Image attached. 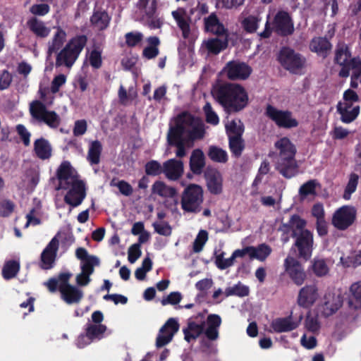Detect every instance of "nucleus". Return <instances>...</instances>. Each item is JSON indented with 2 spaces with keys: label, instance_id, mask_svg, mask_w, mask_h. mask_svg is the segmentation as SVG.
Instances as JSON below:
<instances>
[{
  "label": "nucleus",
  "instance_id": "nucleus-33",
  "mask_svg": "<svg viewBox=\"0 0 361 361\" xmlns=\"http://www.w3.org/2000/svg\"><path fill=\"white\" fill-rule=\"evenodd\" d=\"M332 45L326 37H316L312 39L310 49L312 51L317 54L326 57L329 51L331 50Z\"/></svg>",
  "mask_w": 361,
  "mask_h": 361
},
{
  "label": "nucleus",
  "instance_id": "nucleus-20",
  "mask_svg": "<svg viewBox=\"0 0 361 361\" xmlns=\"http://www.w3.org/2000/svg\"><path fill=\"white\" fill-rule=\"evenodd\" d=\"M319 297L318 288L315 283L305 285L298 293L297 303L300 307L309 308Z\"/></svg>",
  "mask_w": 361,
  "mask_h": 361
},
{
  "label": "nucleus",
  "instance_id": "nucleus-29",
  "mask_svg": "<svg viewBox=\"0 0 361 361\" xmlns=\"http://www.w3.org/2000/svg\"><path fill=\"white\" fill-rule=\"evenodd\" d=\"M73 168L68 161H63L56 171V176L59 181L57 189L66 190L69 188L70 183L68 180L72 177Z\"/></svg>",
  "mask_w": 361,
  "mask_h": 361
},
{
  "label": "nucleus",
  "instance_id": "nucleus-35",
  "mask_svg": "<svg viewBox=\"0 0 361 361\" xmlns=\"http://www.w3.org/2000/svg\"><path fill=\"white\" fill-rule=\"evenodd\" d=\"M224 36V39L218 37L210 38L205 42V47L208 53L216 55L228 47V35Z\"/></svg>",
  "mask_w": 361,
  "mask_h": 361
},
{
  "label": "nucleus",
  "instance_id": "nucleus-54",
  "mask_svg": "<svg viewBox=\"0 0 361 361\" xmlns=\"http://www.w3.org/2000/svg\"><path fill=\"white\" fill-rule=\"evenodd\" d=\"M111 186H116L118 188L119 192L125 195L130 196L133 194V189L131 185L124 180L116 182V178H113L110 183Z\"/></svg>",
  "mask_w": 361,
  "mask_h": 361
},
{
  "label": "nucleus",
  "instance_id": "nucleus-37",
  "mask_svg": "<svg viewBox=\"0 0 361 361\" xmlns=\"http://www.w3.org/2000/svg\"><path fill=\"white\" fill-rule=\"evenodd\" d=\"M336 110L338 114L341 116L340 120L344 123L353 122L357 118L360 112L359 106H355L350 110L342 109L341 102L337 104Z\"/></svg>",
  "mask_w": 361,
  "mask_h": 361
},
{
  "label": "nucleus",
  "instance_id": "nucleus-34",
  "mask_svg": "<svg viewBox=\"0 0 361 361\" xmlns=\"http://www.w3.org/2000/svg\"><path fill=\"white\" fill-rule=\"evenodd\" d=\"M34 152L39 159L45 160L51 157L52 148L47 140L40 137L34 142Z\"/></svg>",
  "mask_w": 361,
  "mask_h": 361
},
{
  "label": "nucleus",
  "instance_id": "nucleus-51",
  "mask_svg": "<svg viewBox=\"0 0 361 361\" xmlns=\"http://www.w3.org/2000/svg\"><path fill=\"white\" fill-rule=\"evenodd\" d=\"M145 171L147 176H157L164 173V166L156 160H151L145 164Z\"/></svg>",
  "mask_w": 361,
  "mask_h": 361
},
{
  "label": "nucleus",
  "instance_id": "nucleus-42",
  "mask_svg": "<svg viewBox=\"0 0 361 361\" xmlns=\"http://www.w3.org/2000/svg\"><path fill=\"white\" fill-rule=\"evenodd\" d=\"M156 0H138L137 7L141 11H143L148 18L154 16L157 11Z\"/></svg>",
  "mask_w": 361,
  "mask_h": 361
},
{
  "label": "nucleus",
  "instance_id": "nucleus-16",
  "mask_svg": "<svg viewBox=\"0 0 361 361\" xmlns=\"http://www.w3.org/2000/svg\"><path fill=\"white\" fill-rule=\"evenodd\" d=\"M285 271L292 281L298 286L303 284L307 274L301 263L294 257H288L284 261Z\"/></svg>",
  "mask_w": 361,
  "mask_h": 361
},
{
  "label": "nucleus",
  "instance_id": "nucleus-40",
  "mask_svg": "<svg viewBox=\"0 0 361 361\" xmlns=\"http://www.w3.org/2000/svg\"><path fill=\"white\" fill-rule=\"evenodd\" d=\"M350 290L349 306L355 310L361 308V282L352 284Z\"/></svg>",
  "mask_w": 361,
  "mask_h": 361
},
{
  "label": "nucleus",
  "instance_id": "nucleus-25",
  "mask_svg": "<svg viewBox=\"0 0 361 361\" xmlns=\"http://www.w3.org/2000/svg\"><path fill=\"white\" fill-rule=\"evenodd\" d=\"M204 25L205 30L213 35L216 36L228 35V30L220 22L215 13H212L208 17L204 18Z\"/></svg>",
  "mask_w": 361,
  "mask_h": 361
},
{
  "label": "nucleus",
  "instance_id": "nucleus-19",
  "mask_svg": "<svg viewBox=\"0 0 361 361\" xmlns=\"http://www.w3.org/2000/svg\"><path fill=\"white\" fill-rule=\"evenodd\" d=\"M59 247V240L57 236H54L41 253L40 267L42 269H49L53 267Z\"/></svg>",
  "mask_w": 361,
  "mask_h": 361
},
{
  "label": "nucleus",
  "instance_id": "nucleus-12",
  "mask_svg": "<svg viewBox=\"0 0 361 361\" xmlns=\"http://www.w3.org/2000/svg\"><path fill=\"white\" fill-rule=\"evenodd\" d=\"M265 115L275 123L279 128L290 129L298 126V121L293 118L292 112L283 111L268 104L265 109Z\"/></svg>",
  "mask_w": 361,
  "mask_h": 361
},
{
  "label": "nucleus",
  "instance_id": "nucleus-23",
  "mask_svg": "<svg viewBox=\"0 0 361 361\" xmlns=\"http://www.w3.org/2000/svg\"><path fill=\"white\" fill-rule=\"evenodd\" d=\"M207 186L213 195H219L223 191V177L217 169H210L205 172Z\"/></svg>",
  "mask_w": 361,
  "mask_h": 361
},
{
  "label": "nucleus",
  "instance_id": "nucleus-59",
  "mask_svg": "<svg viewBox=\"0 0 361 361\" xmlns=\"http://www.w3.org/2000/svg\"><path fill=\"white\" fill-rule=\"evenodd\" d=\"M224 252H221L216 257L215 260L216 267L221 270H224L231 267L233 265L235 261L233 255H231V256L228 259H224Z\"/></svg>",
  "mask_w": 361,
  "mask_h": 361
},
{
  "label": "nucleus",
  "instance_id": "nucleus-6",
  "mask_svg": "<svg viewBox=\"0 0 361 361\" xmlns=\"http://www.w3.org/2000/svg\"><path fill=\"white\" fill-rule=\"evenodd\" d=\"M277 61L286 71L293 75L302 74L307 66L306 57L287 46L280 49Z\"/></svg>",
  "mask_w": 361,
  "mask_h": 361
},
{
  "label": "nucleus",
  "instance_id": "nucleus-1",
  "mask_svg": "<svg viewBox=\"0 0 361 361\" xmlns=\"http://www.w3.org/2000/svg\"><path fill=\"white\" fill-rule=\"evenodd\" d=\"M214 99L228 114L238 113L249 104V97L245 87L240 84L225 82L216 85L212 92Z\"/></svg>",
  "mask_w": 361,
  "mask_h": 361
},
{
  "label": "nucleus",
  "instance_id": "nucleus-24",
  "mask_svg": "<svg viewBox=\"0 0 361 361\" xmlns=\"http://www.w3.org/2000/svg\"><path fill=\"white\" fill-rule=\"evenodd\" d=\"M221 318L219 314H210L207 316L204 327V336L208 341H216L219 337V327L221 324Z\"/></svg>",
  "mask_w": 361,
  "mask_h": 361
},
{
  "label": "nucleus",
  "instance_id": "nucleus-38",
  "mask_svg": "<svg viewBox=\"0 0 361 361\" xmlns=\"http://www.w3.org/2000/svg\"><path fill=\"white\" fill-rule=\"evenodd\" d=\"M102 152V145L100 141L96 140L90 142L87 159L91 165L99 164Z\"/></svg>",
  "mask_w": 361,
  "mask_h": 361
},
{
  "label": "nucleus",
  "instance_id": "nucleus-44",
  "mask_svg": "<svg viewBox=\"0 0 361 361\" xmlns=\"http://www.w3.org/2000/svg\"><path fill=\"white\" fill-rule=\"evenodd\" d=\"M249 293L250 290L248 286L243 285L240 282H238V284L233 287H228L226 288L224 292L226 297L236 295L243 298L247 296Z\"/></svg>",
  "mask_w": 361,
  "mask_h": 361
},
{
  "label": "nucleus",
  "instance_id": "nucleus-14",
  "mask_svg": "<svg viewBox=\"0 0 361 361\" xmlns=\"http://www.w3.org/2000/svg\"><path fill=\"white\" fill-rule=\"evenodd\" d=\"M251 67L239 61H230L226 63L223 72L230 80H244L252 73Z\"/></svg>",
  "mask_w": 361,
  "mask_h": 361
},
{
  "label": "nucleus",
  "instance_id": "nucleus-64",
  "mask_svg": "<svg viewBox=\"0 0 361 361\" xmlns=\"http://www.w3.org/2000/svg\"><path fill=\"white\" fill-rule=\"evenodd\" d=\"M182 300V295L180 292H171L166 298L161 300V303L162 305H178Z\"/></svg>",
  "mask_w": 361,
  "mask_h": 361
},
{
  "label": "nucleus",
  "instance_id": "nucleus-60",
  "mask_svg": "<svg viewBox=\"0 0 361 361\" xmlns=\"http://www.w3.org/2000/svg\"><path fill=\"white\" fill-rule=\"evenodd\" d=\"M15 204L10 200H4L0 202V216L8 217L14 211Z\"/></svg>",
  "mask_w": 361,
  "mask_h": 361
},
{
  "label": "nucleus",
  "instance_id": "nucleus-39",
  "mask_svg": "<svg viewBox=\"0 0 361 361\" xmlns=\"http://www.w3.org/2000/svg\"><path fill=\"white\" fill-rule=\"evenodd\" d=\"M207 155L212 161L216 163L225 164L228 160L227 152L215 145L209 146Z\"/></svg>",
  "mask_w": 361,
  "mask_h": 361
},
{
  "label": "nucleus",
  "instance_id": "nucleus-18",
  "mask_svg": "<svg viewBox=\"0 0 361 361\" xmlns=\"http://www.w3.org/2000/svg\"><path fill=\"white\" fill-rule=\"evenodd\" d=\"M179 324L174 318H169L159 329L156 338V345L161 348L170 343L179 329Z\"/></svg>",
  "mask_w": 361,
  "mask_h": 361
},
{
  "label": "nucleus",
  "instance_id": "nucleus-7",
  "mask_svg": "<svg viewBox=\"0 0 361 361\" xmlns=\"http://www.w3.org/2000/svg\"><path fill=\"white\" fill-rule=\"evenodd\" d=\"M30 113L33 119L45 123L51 128H57L61 123V118L57 113L48 110L46 105L39 100H35L30 104Z\"/></svg>",
  "mask_w": 361,
  "mask_h": 361
},
{
  "label": "nucleus",
  "instance_id": "nucleus-50",
  "mask_svg": "<svg viewBox=\"0 0 361 361\" xmlns=\"http://www.w3.org/2000/svg\"><path fill=\"white\" fill-rule=\"evenodd\" d=\"M239 125L235 121H232L226 126L228 137H243L245 127L243 123L239 121Z\"/></svg>",
  "mask_w": 361,
  "mask_h": 361
},
{
  "label": "nucleus",
  "instance_id": "nucleus-55",
  "mask_svg": "<svg viewBox=\"0 0 361 361\" xmlns=\"http://www.w3.org/2000/svg\"><path fill=\"white\" fill-rule=\"evenodd\" d=\"M207 240V231L205 230L200 231L193 243V251L196 253L201 252Z\"/></svg>",
  "mask_w": 361,
  "mask_h": 361
},
{
  "label": "nucleus",
  "instance_id": "nucleus-53",
  "mask_svg": "<svg viewBox=\"0 0 361 361\" xmlns=\"http://www.w3.org/2000/svg\"><path fill=\"white\" fill-rule=\"evenodd\" d=\"M143 35L140 32H129L125 35L126 44L128 47H135L143 39Z\"/></svg>",
  "mask_w": 361,
  "mask_h": 361
},
{
  "label": "nucleus",
  "instance_id": "nucleus-36",
  "mask_svg": "<svg viewBox=\"0 0 361 361\" xmlns=\"http://www.w3.org/2000/svg\"><path fill=\"white\" fill-rule=\"evenodd\" d=\"M147 46L142 50V57L148 60L156 58L159 54V38L157 36H150L147 38Z\"/></svg>",
  "mask_w": 361,
  "mask_h": 361
},
{
  "label": "nucleus",
  "instance_id": "nucleus-2",
  "mask_svg": "<svg viewBox=\"0 0 361 361\" xmlns=\"http://www.w3.org/2000/svg\"><path fill=\"white\" fill-rule=\"evenodd\" d=\"M307 221L298 214H293L287 223H282L279 227L283 234H289L295 239L293 246L298 251V257L307 261L313 251L314 235L306 228Z\"/></svg>",
  "mask_w": 361,
  "mask_h": 361
},
{
  "label": "nucleus",
  "instance_id": "nucleus-52",
  "mask_svg": "<svg viewBox=\"0 0 361 361\" xmlns=\"http://www.w3.org/2000/svg\"><path fill=\"white\" fill-rule=\"evenodd\" d=\"M312 267L314 274L319 277L326 275L329 270L325 260L322 259H314Z\"/></svg>",
  "mask_w": 361,
  "mask_h": 361
},
{
  "label": "nucleus",
  "instance_id": "nucleus-8",
  "mask_svg": "<svg viewBox=\"0 0 361 361\" xmlns=\"http://www.w3.org/2000/svg\"><path fill=\"white\" fill-rule=\"evenodd\" d=\"M358 57H352L349 47L345 43L338 44L335 50L334 62L341 66L338 75L347 78L352 68H357L360 62Z\"/></svg>",
  "mask_w": 361,
  "mask_h": 361
},
{
  "label": "nucleus",
  "instance_id": "nucleus-46",
  "mask_svg": "<svg viewBox=\"0 0 361 361\" xmlns=\"http://www.w3.org/2000/svg\"><path fill=\"white\" fill-rule=\"evenodd\" d=\"M260 19L255 16L250 15L241 20V26L247 33H254L258 28Z\"/></svg>",
  "mask_w": 361,
  "mask_h": 361
},
{
  "label": "nucleus",
  "instance_id": "nucleus-22",
  "mask_svg": "<svg viewBox=\"0 0 361 361\" xmlns=\"http://www.w3.org/2000/svg\"><path fill=\"white\" fill-rule=\"evenodd\" d=\"M107 330L104 324H89L85 329V335H80L78 338V345L80 348L84 347L87 343H83L85 338H87L90 343L95 339L100 340L104 337V334Z\"/></svg>",
  "mask_w": 361,
  "mask_h": 361
},
{
  "label": "nucleus",
  "instance_id": "nucleus-58",
  "mask_svg": "<svg viewBox=\"0 0 361 361\" xmlns=\"http://www.w3.org/2000/svg\"><path fill=\"white\" fill-rule=\"evenodd\" d=\"M209 13V6L206 3L198 2L197 5L190 10V15L195 14V22L200 20L201 18Z\"/></svg>",
  "mask_w": 361,
  "mask_h": 361
},
{
  "label": "nucleus",
  "instance_id": "nucleus-62",
  "mask_svg": "<svg viewBox=\"0 0 361 361\" xmlns=\"http://www.w3.org/2000/svg\"><path fill=\"white\" fill-rule=\"evenodd\" d=\"M16 130L25 146H29L30 144L31 133L23 124H18Z\"/></svg>",
  "mask_w": 361,
  "mask_h": 361
},
{
  "label": "nucleus",
  "instance_id": "nucleus-17",
  "mask_svg": "<svg viewBox=\"0 0 361 361\" xmlns=\"http://www.w3.org/2000/svg\"><path fill=\"white\" fill-rule=\"evenodd\" d=\"M85 185L81 180H73L71 188L64 197V202L73 207L81 204L85 198Z\"/></svg>",
  "mask_w": 361,
  "mask_h": 361
},
{
  "label": "nucleus",
  "instance_id": "nucleus-9",
  "mask_svg": "<svg viewBox=\"0 0 361 361\" xmlns=\"http://www.w3.org/2000/svg\"><path fill=\"white\" fill-rule=\"evenodd\" d=\"M203 202V190L201 186L190 184L186 187L181 197V207L186 212L198 213Z\"/></svg>",
  "mask_w": 361,
  "mask_h": 361
},
{
  "label": "nucleus",
  "instance_id": "nucleus-26",
  "mask_svg": "<svg viewBox=\"0 0 361 361\" xmlns=\"http://www.w3.org/2000/svg\"><path fill=\"white\" fill-rule=\"evenodd\" d=\"M164 173L171 180L179 179L183 173V163L180 160L171 159L164 163Z\"/></svg>",
  "mask_w": 361,
  "mask_h": 361
},
{
  "label": "nucleus",
  "instance_id": "nucleus-15",
  "mask_svg": "<svg viewBox=\"0 0 361 361\" xmlns=\"http://www.w3.org/2000/svg\"><path fill=\"white\" fill-rule=\"evenodd\" d=\"M272 30L278 35L287 37L294 32V25L290 14L285 11H279L271 22Z\"/></svg>",
  "mask_w": 361,
  "mask_h": 361
},
{
  "label": "nucleus",
  "instance_id": "nucleus-43",
  "mask_svg": "<svg viewBox=\"0 0 361 361\" xmlns=\"http://www.w3.org/2000/svg\"><path fill=\"white\" fill-rule=\"evenodd\" d=\"M20 269V264L16 260L6 262L2 269V276L5 279L14 278Z\"/></svg>",
  "mask_w": 361,
  "mask_h": 361
},
{
  "label": "nucleus",
  "instance_id": "nucleus-27",
  "mask_svg": "<svg viewBox=\"0 0 361 361\" xmlns=\"http://www.w3.org/2000/svg\"><path fill=\"white\" fill-rule=\"evenodd\" d=\"M90 21L94 27L99 31H103L109 26L111 16L105 10L102 8L94 9L90 16Z\"/></svg>",
  "mask_w": 361,
  "mask_h": 361
},
{
  "label": "nucleus",
  "instance_id": "nucleus-3",
  "mask_svg": "<svg viewBox=\"0 0 361 361\" xmlns=\"http://www.w3.org/2000/svg\"><path fill=\"white\" fill-rule=\"evenodd\" d=\"M274 147L279 152L275 169L286 178L295 176L299 171V165L295 159V145L288 137H283L274 143Z\"/></svg>",
  "mask_w": 361,
  "mask_h": 361
},
{
  "label": "nucleus",
  "instance_id": "nucleus-30",
  "mask_svg": "<svg viewBox=\"0 0 361 361\" xmlns=\"http://www.w3.org/2000/svg\"><path fill=\"white\" fill-rule=\"evenodd\" d=\"M298 326V323L293 321L291 315L276 318L271 323V327L275 333L288 332L295 329Z\"/></svg>",
  "mask_w": 361,
  "mask_h": 361
},
{
  "label": "nucleus",
  "instance_id": "nucleus-41",
  "mask_svg": "<svg viewBox=\"0 0 361 361\" xmlns=\"http://www.w3.org/2000/svg\"><path fill=\"white\" fill-rule=\"evenodd\" d=\"M228 147L233 157H240L245 147L243 137H228Z\"/></svg>",
  "mask_w": 361,
  "mask_h": 361
},
{
  "label": "nucleus",
  "instance_id": "nucleus-31",
  "mask_svg": "<svg viewBox=\"0 0 361 361\" xmlns=\"http://www.w3.org/2000/svg\"><path fill=\"white\" fill-rule=\"evenodd\" d=\"M56 30L51 39L48 42L47 54L51 56L52 54L58 52L66 40L67 34L61 27H57Z\"/></svg>",
  "mask_w": 361,
  "mask_h": 361
},
{
  "label": "nucleus",
  "instance_id": "nucleus-48",
  "mask_svg": "<svg viewBox=\"0 0 361 361\" xmlns=\"http://www.w3.org/2000/svg\"><path fill=\"white\" fill-rule=\"evenodd\" d=\"M319 185L315 179L310 180L302 184L299 189V195L304 198L308 195H314L316 194V188Z\"/></svg>",
  "mask_w": 361,
  "mask_h": 361
},
{
  "label": "nucleus",
  "instance_id": "nucleus-57",
  "mask_svg": "<svg viewBox=\"0 0 361 361\" xmlns=\"http://www.w3.org/2000/svg\"><path fill=\"white\" fill-rule=\"evenodd\" d=\"M305 325L308 331L317 333L320 329V323L317 316L308 314L305 319Z\"/></svg>",
  "mask_w": 361,
  "mask_h": 361
},
{
  "label": "nucleus",
  "instance_id": "nucleus-56",
  "mask_svg": "<svg viewBox=\"0 0 361 361\" xmlns=\"http://www.w3.org/2000/svg\"><path fill=\"white\" fill-rule=\"evenodd\" d=\"M203 111L205 114L206 121L212 125H217L219 123V118L216 113L213 110V108L209 102H207L203 107Z\"/></svg>",
  "mask_w": 361,
  "mask_h": 361
},
{
  "label": "nucleus",
  "instance_id": "nucleus-28",
  "mask_svg": "<svg viewBox=\"0 0 361 361\" xmlns=\"http://www.w3.org/2000/svg\"><path fill=\"white\" fill-rule=\"evenodd\" d=\"M29 30L39 38H45L50 33V28L46 26V24L42 20L36 16L30 18L26 23Z\"/></svg>",
  "mask_w": 361,
  "mask_h": 361
},
{
  "label": "nucleus",
  "instance_id": "nucleus-47",
  "mask_svg": "<svg viewBox=\"0 0 361 361\" xmlns=\"http://www.w3.org/2000/svg\"><path fill=\"white\" fill-rule=\"evenodd\" d=\"M359 176L355 173H351L349 176L348 182L345 188L343 197L348 200L350 199L351 195L355 192L358 184Z\"/></svg>",
  "mask_w": 361,
  "mask_h": 361
},
{
  "label": "nucleus",
  "instance_id": "nucleus-13",
  "mask_svg": "<svg viewBox=\"0 0 361 361\" xmlns=\"http://www.w3.org/2000/svg\"><path fill=\"white\" fill-rule=\"evenodd\" d=\"M207 312V310H204L188 319L187 327L183 329L184 339L187 342L195 341L202 334H204V317Z\"/></svg>",
  "mask_w": 361,
  "mask_h": 361
},
{
  "label": "nucleus",
  "instance_id": "nucleus-61",
  "mask_svg": "<svg viewBox=\"0 0 361 361\" xmlns=\"http://www.w3.org/2000/svg\"><path fill=\"white\" fill-rule=\"evenodd\" d=\"M142 255L141 247L139 244H133L128 250V259L130 263H135Z\"/></svg>",
  "mask_w": 361,
  "mask_h": 361
},
{
  "label": "nucleus",
  "instance_id": "nucleus-4",
  "mask_svg": "<svg viewBox=\"0 0 361 361\" xmlns=\"http://www.w3.org/2000/svg\"><path fill=\"white\" fill-rule=\"evenodd\" d=\"M72 274L70 272H61L56 277L50 278L44 285L51 293L59 290L61 298L67 304L79 303L83 298V292L69 283Z\"/></svg>",
  "mask_w": 361,
  "mask_h": 361
},
{
  "label": "nucleus",
  "instance_id": "nucleus-21",
  "mask_svg": "<svg viewBox=\"0 0 361 361\" xmlns=\"http://www.w3.org/2000/svg\"><path fill=\"white\" fill-rule=\"evenodd\" d=\"M171 15L178 27L181 30L183 37L184 39L188 38L190 34V15H188L186 10L182 7H179L176 10L173 11Z\"/></svg>",
  "mask_w": 361,
  "mask_h": 361
},
{
  "label": "nucleus",
  "instance_id": "nucleus-63",
  "mask_svg": "<svg viewBox=\"0 0 361 361\" xmlns=\"http://www.w3.org/2000/svg\"><path fill=\"white\" fill-rule=\"evenodd\" d=\"M50 6L47 4H36L30 8V12L35 16H44L49 13Z\"/></svg>",
  "mask_w": 361,
  "mask_h": 361
},
{
  "label": "nucleus",
  "instance_id": "nucleus-10",
  "mask_svg": "<svg viewBox=\"0 0 361 361\" xmlns=\"http://www.w3.org/2000/svg\"><path fill=\"white\" fill-rule=\"evenodd\" d=\"M195 117L188 111H183L178 115L176 124L169 128L167 135V142L169 145H173L177 142L184 141L183 136L185 131V126H192Z\"/></svg>",
  "mask_w": 361,
  "mask_h": 361
},
{
  "label": "nucleus",
  "instance_id": "nucleus-49",
  "mask_svg": "<svg viewBox=\"0 0 361 361\" xmlns=\"http://www.w3.org/2000/svg\"><path fill=\"white\" fill-rule=\"evenodd\" d=\"M99 259L97 256L90 257L87 260L82 262L81 273L85 275H92L95 266L99 265Z\"/></svg>",
  "mask_w": 361,
  "mask_h": 361
},
{
  "label": "nucleus",
  "instance_id": "nucleus-32",
  "mask_svg": "<svg viewBox=\"0 0 361 361\" xmlns=\"http://www.w3.org/2000/svg\"><path fill=\"white\" fill-rule=\"evenodd\" d=\"M189 164L190 169L194 174L202 173L205 166V157L202 149H195L192 152Z\"/></svg>",
  "mask_w": 361,
  "mask_h": 361
},
{
  "label": "nucleus",
  "instance_id": "nucleus-5",
  "mask_svg": "<svg viewBox=\"0 0 361 361\" xmlns=\"http://www.w3.org/2000/svg\"><path fill=\"white\" fill-rule=\"evenodd\" d=\"M87 43V37L77 35L71 38L56 54V67L72 68Z\"/></svg>",
  "mask_w": 361,
  "mask_h": 361
},
{
  "label": "nucleus",
  "instance_id": "nucleus-11",
  "mask_svg": "<svg viewBox=\"0 0 361 361\" xmlns=\"http://www.w3.org/2000/svg\"><path fill=\"white\" fill-rule=\"evenodd\" d=\"M357 212L354 207L344 205L334 212L331 224L339 231H345L354 224Z\"/></svg>",
  "mask_w": 361,
  "mask_h": 361
},
{
  "label": "nucleus",
  "instance_id": "nucleus-45",
  "mask_svg": "<svg viewBox=\"0 0 361 361\" xmlns=\"http://www.w3.org/2000/svg\"><path fill=\"white\" fill-rule=\"evenodd\" d=\"M252 259H257L261 262L264 261L271 252L270 246L265 243L259 245L257 247L252 246Z\"/></svg>",
  "mask_w": 361,
  "mask_h": 361
}]
</instances>
